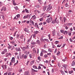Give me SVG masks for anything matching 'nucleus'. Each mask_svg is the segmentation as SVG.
<instances>
[{
    "label": "nucleus",
    "mask_w": 75,
    "mask_h": 75,
    "mask_svg": "<svg viewBox=\"0 0 75 75\" xmlns=\"http://www.w3.org/2000/svg\"><path fill=\"white\" fill-rule=\"evenodd\" d=\"M44 13H43L41 14L40 15V17H42V16H44Z\"/></svg>",
    "instance_id": "obj_43"
},
{
    "label": "nucleus",
    "mask_w": 75,
    "mask_h": 75,
    "mask_svg": "<svg viewBox=\"0 0 75 75\" xmlns=\"http://www.w3.org/2000/svg\"><path fill=\"white\" fill-rule=\"evenodd\" d=\"M52 8V7L50 6V5H48V8L47 10V11H48L50 10H51V9Z\"/></svg>",
    "instance_id": "obj_2"
},
{
    "label": "nucleus",
    "mask_w": 75,
    "mask_h": 75,
    "mask_svg": "<svg viewBox=\"0 0 75 75\" xmlns=\"http://www.w3.org/2000/svg\"><path fill=\"white\" fill-rule=\"evenodd\" d=\"M47 57H48V56H47V55L46 54L44 55V57H45V58H47Z\"/></svg>",
    "instance_id": "obj_58"
},
{
    "label": "nucleus",
    "mask_w": 75,
    "mask_h": 75,
    "mask_svg": "<svg viewBox=\"0 0 75 75\" xmlns=\"http://www.w3.org/2000/svg\"><path fill=\"white\" fill-rule=\"evenodd\" d=\"M24 75H30V74H29V72H28V71H26L24 72Z\"/></svg>",
    "instance_id": "obj_6"
},
{
    "label": "nucleus",
    "mask_w": 75,
    "mask_h": 75,
    "mask_svg": "<svg viewBox=\"0 0 75 75\" xmlns=\"http://www.w3.org/2000/svg\"><path fill=\"white\" fill-rule=\"evenodd\" d=\"M60 52L58 51L57 52V56H59V55H60Z\"/></svg>",
    "instance_id": "obj_17"
},
{
    "label": "nucleus",
    "mask_w": 75,
    "mask_h": 75,
    "mask_svg": "<svg viewBox=\"0 0 75 75\" xmlns=\"http://www.w3.org/2000/svg\"><path fill=\"white\" fill-rule=\"evenodd\" d=\"M9 38L11 40H12L13 39V37H10Z\"/></svg>",
    "instance_id": "obj_62"
},
{
    "label": "nucleus",
    "mask_w": 75,
    "mask_h": 75,
    "mask_svg": "<svg viewBox=\"0 0 75 75\" xmlns=\"http://www.w3.org/2000/svg\"><path fill=\"white\" fill-rule=\"evenodd\" d=\"M29 57L30 58H32V54H30L29 55Z\"/></svg>",
    "instance_id": "obj_39"
},
{
    "label": "nucleus",
    "mask_w": 75,
    "mask_h": 75,
    "mask_svg": "<svg viewBox=\"0 0 75 75\" xmlns=\"http://www.w3.org/2000/svg\"><path fill=\"white\" fill-rule=\"evenodd\" d=\"M13 5H14V6H16L17 5V4H16V3H15V2L14 1H13Z\"/></svg>",
    "instance_id": "obj_36"
},
{
    "label": "nucleus",
    "mask_w": 75,
    "mask_h": 75,
    "mask_svg": "<svg viewBox=\"0 0 75 75\" xmlns=\"http://www.w3.org/2000/svg\"><path fill=\"white\" fill-rule=\"evenodd\" d=\"M44 48L45 49V48H47V45H45L44 46Z\"/></svg>",
    "instance_id": "obj_52"
},
{
    "label": "nucleus",
    "mask_w": 75,
    "mask_h": 75,
    "mask_svg": "<svg viewBox=\"0 0 75 75\" xmlns=\"http://www.w3.org/2000/svg\"><path fill=\"white\" fill-rule=\"evenodd\" d=\"M68 28H69L68 27H67V26H66L65 29H66V30H68Z\"/></svg>",
    "instance_id": "obj_61"
},
{
    "label": "nucleus",
    "mask_w": 75,
    "mask_h": 75,
    "mask_svg": "<svg viewBox=\"0 0 75 75\" xmlns=\"http://www.w3.org/2000/svg\"><path fill=\"white\" fill-rule=\"evenodd\" d=\"M64 30H60V32L62 33H64Z\"/></svg>",
    "instance_id": "obj_57"
},
{
    "label": "nucleus",
    "mask_w": 75,
    "mask_h": 75,
    "mask_svg": "<svg viewBox=\"0 0 75 75\" xmlns=\"http://www.w3.org/2000/svg\"><path fill=\"white\" fill-rule=\"evenodd\" d=\"M33 67L34 69H38V68H37V66H33Z\"/></svg>",
    "instance_id": "obj_34"
},
{
    "label": "nucleus",
    "mask_w": 75,
    "mask_h": 75,
    "mask_svg": "<svg viewBox=\"0 0 75 75\" xmlns=\"http://www.w3.org/2000/svg\"><path fill=\"white\" fill-rule=\"evenodd\" d=\"M52 48H55V45L53 44H52Z\"/></svg>",
    "instance_id": "obj_48"
},
{
    "label": "nucleus",
    "mask_w": 75,
    "mask_h": 75,
    "mask_svg": "<svg viewBox=\"0 0 75 75\" xmlns=\"http://www.w3.org/2000/svg\"><path fill=\"white\" fill-rule=\"evenodd\" d=\"M14 8H15V9H16V10H18V7L17 6H16Z\"/></svg>",
    "instance_id": "obj_49"
},
{
    "label": "nucleus",
    "mask_w": 75,
    "mask_h": 75,
    "mask_svg": "<svg viewBox=\"0 0 75 75\" xmlns=\"http://www.w3.org/2000/svg\"><path fill=\"white\" fill-rule=\"evenodd\" d=\"M25 11L26 13H28V10H27V9L26 8V9H25Z\"/></svg>",
    "instance_id": "obj_41"
},
{
    "label": "nucleus",
    "mask_w": 75,
    "mask_h": 75,
    "mask_svg": "<svg viewBox=\"0 0 75 75\" xmlns=\"http://www.w3.org/2000/svg\"><path fill=\"white\" fill-rule=\"evenodd\" d=\"M52 33H53V36H54L55 35V31L54 30L52 31Z\"/></svg>",
    "instance_id": "obj_23"
},
{
    "label": "nucleus",
    "mask_w": 75,
    "mask_h": 75,
    "mask_svg": "<svg viewBox=\"0 0 75 75\" xmlns=\"http://www.w3.org/2000/svg\"><path fill=\"white\" fill-rule=\"evenodd\" d=\"M48 51L49 52H52V49H48Z\"/></svg>",
    "instance_id": "obj_27"
},
{
    "label": "nucleus",
    "mask_w": 75,
    "mask_h": 75,
    "mask_svg": "<svg viewBox=\"0 0 75 75\" xmlns=\"http://www.w3.org/2000/svg\"><path fill=\"white\" fill-rule=\"evenodd\" d=\"M30 16V15L29 14H28L27 16H24L23 18H28V17Z\"/></svg>",
    "instance_id": "obj_9"
},
{
    "label": "nucleus",
    "mask_w": 75,
    "mask_h": 75,
    "mask_svg": "<svg viewBox=\"0 0 75 75\" xmlns=\"http://www.w3.org/2000/svg\"><path fill=\"white\" fill-rule=\"evenodd\" d=\"M25 49H26V47H23V49H22L23 51H25Z\"/></svg>",
    "instance_id": "obj_24"
},
{
    "label": "nucleus",
    "mask_w": 75,
    "mask_h": 75,
    "mask_svg": "<svg viewBox=\"0 0 75 75\" xmlns=\"http://www.w3.org/2000/svg\"><path fill=\"white\" fill-rule=\"evenodd\" d=\"M71 25H72V23H68L67 24V25H68V26H70Z\"/></svg>",
    "instance_id": "obj_26"
},
{
    "label": "nucleus",
    "mask_w": 75,
    "mask_h": 75,
    "mask_svg": "<svg viewBox=\"0 0 75 75\" xmlns=\"http://www.w3.org/2000/svg\"><path fill=\"white\" fill-rule=\"evenodd\" d=\"M40 21H42L44 20V18L42 17L39 19Z\"/></svg>",
    "instance_id": "obj_18"
},
{
    "label": "nucleus",
    "mask_w": 75,
    "mask_h": 75,
    "mask_svg": "<svg viewBox=\"0 0 75 75\" xmlns=\"http://www.w3.org/2000/svg\"><path fill=\"white\" fill-rule=\"evenodd\" d=\"M5 52H7V50L6 49H5L4 51Z\"/></svg>",
    "instance_id": "obj_44"
},
{
    "label": "nucleus",
    "mask_w": 75,
    "mask_h": 75,
    "mask_svg": "<svg viewBox=\"0 0 75 75\" xmlns=\"http://www.w3.org/2000/svg\"><path fill=\"white\" fill-rule=\"evenodd\" d=\"M6 54V57H8V56H10V55H11V53H7Z\"/></svg>",
    "instance_id": "obj_13"
},
{
    "label": "nucleus",
    "mask_w": 75,
    "mask_h": 75,
    "mask_svg": "<svg viewBox=\"0 0 75 75\" xmlns=\"http://www.w3.org/2000/svg\"><path fill=\"white\" fill-rule=\"evenodd\" d=\"M10 43L12 44H14V42L13 41H12L10 42Z\"/></svg>",
    "instance_id": "obj_59"
},
{
    "label": "nucleus",
    "mask_w": 75,
    "mask_h": 75,
    "mask_svg": "<svg viewBox=\"0 0 75 75\" xmlns=\"http://www.w3.org/2000/svg\"><path fill=\"white\" fill-rule=\"evenodd\" d=\"M39 33V32L38 31H36L34 32V34H35V35H36V34H38Z\"/></svg>",
    "instance_id": "obj_14"
},
{
    "label": "nucleus",
    "mask_w": 75,
    "mask_h": 75,
    "mask_svg": "<svg viewBox=\"0 0 75 75\" xmlns=\"http://www.w3.org/2000/svg\"><path fill=\"white\" fill-rule=\"evenodd\" d=\"M64 34L65 35H67V34H68V32L67 31H65L64 32Z\"/></svg>",
    "instance_id": "obj_19"
},
{
    "label": "nucleus",
    "mask_w": 75,
    "mask_h": 75,
    "mask_svg": "<svg viewBox=\"0 0 75 75\" xmlns=\"http://www.w3.org/2000/svg\"><path fill=\"white\" fill-rule=\"evenodd\" d=\"M60 72L61 73V74H62V75H64V71H63L61 70L60 71Z\"/></svg>",
    "instance_id": "obj_37"
},
{
    "label": "nucleus",
    "mask_w": 75,
    "mask_h": 75,
    "mask_svg": "<svg viewBox=\"0 0 75 75\" xmlns=\"http://www.w3.org/2000/svg\"><path fill=\"white\" fill-rule=\"evenodd\" d=\"M52 23L53 24H55L56 23V20L53 21H52Z\"/></svg>",
    "instance_id": "obj_29"
},
{
    "label": "nucleus",
    "mask_w": 75,
    "mask_h": 75,
    "mask_svg": "<svg viewBox=\"0 0 75 75\" xmlns=\"http://www.w3.org/2000/svg\"><path fill=\"white\" fill-rule=\"evenodd\" d=\"M56 23L57 24H58L59 23V20H57V21H56Z\"/></svg>",
    "instance_id": "obj_42"
},
{
    "label": "nucleus",
    "mask_w": 75,
    "mask_h": 75,
    "mask_svg": "<svg viewBox=\"0 0 75 75\" xmlns=\"http://www.w3.org/2000/svg\"><path fill=\"white\" fill-rule=\"evenodd\" d=\"M63 19H64V23H65V22L66 21V18H65V17H64Z\"/></svg>",
    "instance_id": "obj_35"
},
{
    "label": "nucleus",
    "mask_w": 75,
    "mask_h": 75,
    "mask_svg": "<svg viewBox=\"0 0 75 75\" xmlns=\"http://www.w3.org/2000/svg\"><path fill=\"white\" fill-rule=\"evenodd\" d=\"M22 57H23L24 59H26V58H27V55H24V54H23Z\"/></svg>",
    "instance_id": "obj_10"
},
{
    "label": "nucleus",
    "mask_w": 75,
    "mask_h": 75,
    "mask_svg": "<svg viewBox=\"0 0 75 75\" xmlns=\"http://www.w3.org/2000/svg\"><path fill=\"white\" fill-rule=\"evenodd\" d=\"M65 6L66 7H67L69 6V5H68V3H67L65 4Z\"/></svg>",
    "instance_id": "obj_38"
},
{
    "label": "nucleus",
    "mask_w": 75,
    "mask_h": 75,
    "mask_svg": "<svg viewBox=\"0 0 75 75\" xmlns=\"http://www.w3.org/2000/svg\"><path fill=\"white\" fill-rule=\"evenodd\" d=\"M32 36H33V38H35V37H36L35 35V34L32 35L31 36V37H32Z\"/></svg>",
    "instance_id": "obj_28"
},
{
    "label": "nucleus",
    "mask_w": 75,
    "mask_h": 75,
    "mask_svg": "<svg viewBox=\"0 0 75 75\" xmlns=\"http://www.w3.org/2000/svg\"><path fill=\"white\" fill-rule=\"evenodd\" d=\"M58 65L59 68H60L61 67V64H58Z\"/></svg>",
    "instance_id": "obj_53"
},
{
    "label": "nucleus",
    "mask_w": 75,
    "mask_h": 75,
    "mask_svg": "<svg viewBox=\"0 0 75 75\" xmlns=\"http://www.w3.org/2000/svg\"><path fill=\"white\" fill-rule=\"evenodd\" d=\"M24 37V36L23 35H21L20 36V38L21 39H23V38Z\"/></svg>",
    "instance_id": "obj_30"
},
{
    "label": "nucleus",
    "mask_w": 75,
    "mask_h": 75,
    "mask_svg": "<svg viewBox=\"0 0 75 75\" xmlns=\"http://www.w3.org/2000/svg\"><path fill=\"white\" fill-rule=\"evenodd\" d=\"M51 54L50 52L49 53H47V55H51Z\"/></svg>",
    "instance_id": "obj_56"
},
{
    "label": "nucleus",
    "mask_w": 75,
    "mask_h": 75,
    "mask_svg": "<svg viewBox=\"0 0 75 75\" xmlns=\"http://www.w3.org/2000/svg\"><path fill=\"white\" fill-rule=\"evenodd\" d=\"M3 10H4V11H6V7H5V6H3L2 7V8L1 10V11H2Z\"/></svg>",
    "instance_id": "obj_3"
},
{
    "label": "nucleus",
    "mask_w": 75,
    "mask_h": 75,
    "mask_svg": "<svg viewBox=\"0 0 75 75\" xmlns=\"http://www.w3.org/2000/svg\"><path fill=\"white\" fill-rule=\"evenodd\" d=\"M24 30L25 31V32H27V33H30V31H29L28 29H27V28H25L24 29Z\"/></svg>",
    "instance_id": "obj_4"
},
{
    "label": "nucleus",
    "mask_w": 75,
    "mask_h": 75,
    "mask_svg": "<svg viewBox=\"0 0 75 75\" xmlns=\"http://www.w3.org/2000/svg\"><path fill=\"white\" fill-rule=\"evenodd\" d=\"M32 71L33 72H38V71L35 70L33 69H32Z\"/></svg>",
    "instance_id": "obj_15"
},
{
    "label": "nucleus",
    "mask_w": 75,
    "mask_h": 75,
    "mask_svg": "<svg viewBox=\"0 0 75 75\" xmlns=\"http://www.w3.org/2000/svg\"><path fill=\"white\" fill-rule=\"evenodd\" d=\"M62 66L64 68H67V67H68V65L66 64H63L62 65Z\"/></svg>",
    "instance_id": "obj_11"
},
{
    "label": "nucleus",
    "mask_w": 75,
    "mask_h": 75,
    "mask_svg": "<svg viewBox=\"0 0 75 75\" xmlns=\"http://www.w3.org/2000/svg\"><path fill=\"white\" fill-rule=\"evenodd\" d=\"M20 14L17 15V16H16L17 18H19L20 17Z\"/></svg>",
    "instance_id": "obj_47"
},
{
    "label": "nucleus",
    "mask_w": 75,
    "mask_h": 75,
    "mask_svg": "<svg viewBox=\"0 0 75 75\" xmlns=\"http://www.w3.org/2000/svg\"><path fill=\"white\" fill-rule=\"evenodd\" d=\"M11 47H12L11 46H9L8 47V49H11Z\"/></svg>",
    "instance_id": "obj_51"
},
{
    "label": "nucleus",
    "mask_w": 75,
    "mask_h": 75,
    "mask_svg": "<svg viewBox=\"0 0 75 75\" xmlns=\"http://www.w3.org/2000/svg\"><path fill=\"white\" fill-rule=\"evenodd\" d=\"M33 51H34L35 52H36V50H35V49L33 48Z\"/></svg>",
    "instance_id": "obj_60"
},
{
    "label": "nucleus",
    "mask_w": 75,
    "mask_h": 75,
    "mask_svg": "<svg viewBox=\"0 0 75 75\" xmlns=\"http://www.w3.org/2000/svg\"><path fill=\"white\" fill-rule=\"evenodd\" d=\"M15 50L16 51H21V49H20V47H18V48H16Z\"/></svg>",
    "instance_id": "obj_8"
},
{
    "label": "nucleus",
    "mask_w": 75,
    "mask_h": 75,
    "mask_svg": "<svg viewBox=\"0 0 75 75\" xmlns=\"http://www.w3.org/2000/svg\"><path fill=\"white\" fill-rule=\"evenodd\" d=\"M11 62L12 63H14L15 62V58L14 57H13L11 60Z\"/></svg>",
    "instance_id": "obj_5"
},
{
    "label": "nucleus",
    "mask_w": 75,
    "mask_h": 75,
    "mask_svg": "<svg viewBox=\"0 0 75 75\" xmlns=\"http://www.w3.org/2000/svg\"><path fill=\"white\" fill-rule=\"evenodd\" d=\"M52 17H50V18H49L46 20V22L48 23H50L52 21Z\"/></svg>",
    "instance_id": "obj_1"
},
{
    "label": "nucleus",
    "mask_w": 75,
    "mask_h": 75,
    "mask_svg": "<svg viewBox=\"0 0 75 75\" xmlns=\"http://www.w3.org/2000/svg\"><path fill=\"white\" fill-rule=\"evenodd\" d=\"M75 62L73 61L72 62V63L71 64V65L72 66H73V67H74V66H75Z\"/></svg>",
    "instance_id": "obj_16"
},
{
    "label": "nucleus",
    "mask_w": 75,
    "mask_h": 75,
    "mask_svg": "<svg viewBox=\"0 0 75 75\" xmlns=\"http://www.w3.org/2000/svg\"><path fill=\"white\" fill-rule=\"evenodd\" d=\"M1 54H5V52L4 51H3L1 52Z\"/></svg>",
    "instance_id": "obj_55"
},
{
    "label": "nucleus",
    "mask_w": 75,
    "mask_h": 75,
    "mask_svg": "<svg viewBox=\"0 0 75 75\" xmlns=\"http://www.w3.org/2000/svg\"><path fill=\"white\" fill-rule=\"evenodd\" d=\"M58 43H59V41H57L54 42L55 44H57Z\"/></svg>",
    "instance_id": "obj_31"
},
{
    "label": "nucleus",
    "mask_w": 75,
    "mask_h": 75,
    "mask_svg": "<svg viewBox=\"0 0 75 75\" xmlns=\"http://www.w3.org/2000/svg\"><path fill=\"white\" fill-rule=\"evenodd\" d=\"M35 26L37 28H39V27H38V24H37V23H36L35 24Z\"/></svg>",
    "instance_id": "obj_12"
},
{
    "label": "nucleus",
    "mask_w": 75,
    "mask_h": 75,
    "mask_svg": "<svg viewBox=\"0 0 75 75\" xmlns=\"http://www.w3.org/2000/svg\"><path fill=\"white\" fill-rule=\"evenodd\" d=\"M30 23H32V24L34 25V22L33 21H30Z\"/></svg>",
    "instance_id": "obj_25"
},
{
    "label": "nucleus",
    "mask_w": 75,
    "mask_h": 75,
    "mask_svg": "<svg viewBox=\"0 0 75 75\" xmlns=\"http://www.w3.org/2000/svg\"><path fill=\"white\" fill-rule=\"evenodd\" d=\"M16 37H17V38L18 39L19 38V37H20V35L18 34H17L16 35Z\"/></svg>",
    "instance_id": "obj_40"
},
{
    "label": "nucleus",
    "mask_w": 75,
    "mask_h": 75,
    "mask_svg": "<svg viewBox=\"0 0 75 75\" xmlns=\"http://www.w3.org/2000/svg\"><path fill=\"white\" fill-rule=\"evenodd\" d=\"M31 44L32 45L35 44V42H34V41H32V42L31 43Z\"/></svg>",
    "instance_id": "obj_33"
},
{
    "label": "nucleus",
    "mask_w": 75,
    "mask_h": 75,
    "mask_svg": "<svg viewBox=\"0 0 75 75\" xmlns=\"http://www.w3.org/2000/svg\"><path fill=\"white\" fill-rule=\"evenodd\" d=\"M38 59L39 60V61H41V58H40V57H38Z\"/></svg>",
    "instance_id": "obj_32"
},
{
    "label": "nucleus",
    "mask_w": 75,
    "mask_h": 75,
    "mask_svg": "<svg viewBox=\"0 0 75 75\" xmlns=\"http://www.w3.org/2000/svg\"><path fill=\"white\" fill-rule=\"evenodd\" d=\"M57 47H61V45H58L57 46Z\"/></svg>",
    "instance_id": "obj_50"
},
{
    "label": "nucleus",
    "mask_w": 75,
    "mask_h": 75,
    "mask_svg": "<svg viewBox=\"0 0 75 75\" xmlns=\"http://www.w3.org/2000/svg\"><path fill=\"white\" fill-rule=\"evenodd\" d=\"M40 56L41 57H42L43 56V53L42 52H41L40 53Z\"/></svg>",
    "instance_id": "obj_46"
},
{
    "label": "nucleus",
    "mask_w": 75,
    "mask_h": 75,
    "mask_svg": "<svg viewBox=\"0 0 75 75\" xmlns=\"http://www.w3.org/2000/svg\"><path fill=\"white\" fill-rule=\"evenodd\" d=\"M2 18L3 19V20H4V16L3 15H1Z\"/></svg>",
    "instance_id": "obj_63"
},
{
    "label": "nucleus",
    "mask_w": 75,
    "mask_h": 75,
    "mask_svg": "<svg viewBox=\"0 0 75 75\" xmlns=\"http://www.w3.org/2000/svg\"><path fill=\"white\" fill-rule=\"evenodd\" d=\"M42 51L43 52H44V53H47V52L45 51V50H42Z\"/></svg>",
    "instance_id": "obj_20"
},
{
    "label": "nucleus",
    "mask_w": 75,
    "mask_h": 75,
    "mask_svg": "<svg viewBox=\"0 0 75 75\" xmlns=\"http://www.w3.org/2000/svg\"><path fill=\"white\" fill-rule=\"evenodd\" d=\"M40 7V5H38L36 6V7H37V8H39Z\"/></svg>",
    "instance_id": "obj_64"
},
{
    "label": "nucleus",
    "mask_w": 75,
    "mask_h": 75,
    "mask_svg": "<svg viewBox=\"0 0 75 75\" xmlns=\"http://www.w3.org/2000/svg\"><path fill=\"white\" fill-rule=\"evenodd\" d=\"M36 16L35 15H34L33 16H32V18H31V20H35L36 18Z\"/></svg>",
    "instance_id": "obj_7"
},
{
    "label": "nucleus",
    "mask_w": 75,
    "mask_h": 75,
    "mask_svg": "<svg viewBox=\"0 0 75 75\" xmlns=\"http://www.w3.org/2000/svg\"><path fill=\"white\" fill-rule=\"evenodd\" d=\"M46 8H47V6H43V10L44 11H45L46 10Z\"/></svg>",
    "instance_id": "obj_21"
},
{
    "label": "nucleus",
    "mask_w": 75,
    "mask_h": 75,
    "mask_svg": "<svg viewBox=\"0 0 75 75\" xmlns=\"http://www.w3.org/2000/svg\"><path fill=\"white\" fill-rule=\"evenodd\" d=\"M44 40L46 41H47L48 42H49V40H48L47 39H45Z\"/></svg>",
    "instance_id": "obj_45"
},
{
    "label": "nucleus",
    "mask_w": 75,
    "mask_h": 75,
    "mask_svg": "<svg viewBox=\"0 0 75 75\" xmlns=\"http://www.w3.org/2000/svg\"><path fill=\"white\" fill-rule=\"evenodd\" d=\"M69 73L70 74H72L73 73V71L71 70V71H69Z\"/></svg>",
    "instance_id": "obj_22"
},
{
    "label": "nucleus",
    "mask_w": 75,
    "mask_h": 75,
    "mask_svg": "<svg viewBox=\"0 0 75 75\" xmlns=\"http://www.w3.org/2000/svg\"><path fill=\"white\" fill-rule=\"evenodd\" d=\"M63 38V36H62L61 37H60V38H59V40H61V39H62Z\"/></svg>",
    "instance_id": "obj_54"
}]
</instances>
